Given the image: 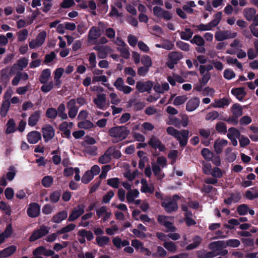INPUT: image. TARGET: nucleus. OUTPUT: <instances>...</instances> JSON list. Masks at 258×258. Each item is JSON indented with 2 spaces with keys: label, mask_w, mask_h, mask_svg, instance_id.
<instances>
[{
  "label": "nucleus",
  "mask_w": 258,
  "mask_h": 258,
  "mask_svg": "<svg viewBox=\"0 0 258 258\" xmlns=\"http://www.w3.org/2000/svg\"><path fill=\"white\" fill-rule=\"evenodd\" d=\"M141 183L142 184L141 190L142 192H149L150 194L153 193L154 191V186L152 185L149 186L146 179H142Z\"/></svg>",
  "instance_id": "34"
},
{
  "label": "nucleus",
  "mask_w": 258,
  "mask_h": 258,
  "mask_svg": "<svg viewBox=\"0 0 258 258\" xmlns=\"http://www.w3.org/2000/svg\"><path fill=\"white\" fill-rule=\"evenodd\" d=\"M101 35V32L98 27H92L88 33V39L90 41L96 40Z\"/></svg>",
  "instance_id": "25"
},
{
  "label": "nucleus",
  "mask_w": 258,
  "mask_h": 258,
  "mask_svg": "<svg viewBox=\"0 0 258 258\" xmlns=\"http://www.w3.org/2000/svg\"><path fill=\"white\" fill-rule=\"evenodd\" d=\"M46 35V32L44 31L39 33L35 39L29 42V45L30 48L34 49L41 46L45 42Z\"/></svg>",
  "instance_id": "8"
},
{
  "label": "nucleus",
  "mask_w": 258,
  "mask_h": 258,
  "mask_svg": "<svg viewBox=\"0 0 258 258\" xmlns=\"http://www.w3.org/2000/svg\"><path fill=\"white\" fill-rule=\"evenodd\" d=\"M85 207L84 205L80 204L76 207L73 208L72 211L69 216L68 221L69 222H73L76 220L84 213Z\"/></svg>",
  "instance_id": "9"
},
{
  "label": "nucleus",
  "mask_w": 258,
  "mask_h": 258,
  "mask_svg": "<svg viewBox=\"0 0 258 258\" xmlns=\"http://www.w3.org/2000/svg\"><path fill=\"white\" fill-rule=\"evenodd\" d=\"M169 120L167 122L168 125H173L177 127H180V120L177 117L173 116H170L168 117Z\"/></svg>",
  "instance_id": "58"
},
{
  "label": "nucleus",
  "mask_w": 258,
  "mask_h": 258,
  "mask_svg": "<svg viewBox=\"0 0 258 258\" xmlns=\"http://www.w3.org/2000/svg\"><path fill=\"white\" fill-rule=\"evenodd\" d=\"M73 125V123L72 122L63 121L59 125V128L66 137L70 138L71 137L70 129L72 128Z\"/></svg>",
  "instance_id": "21"
},
{
  "label": "nucleus",
  "mask_w": 258,
  "mask_h": 258,
  "mask_svg": "<svg viewBox=\"0 0 258 258\" xmlns=\"http://www.w3.org/2000/svg\"><path fill=\"white\" fill-rule=\"evenodd\" d=\"M196 7L195 3L192 1L187 2L182 7L183 11L188 14H192L194 13L193 8Z\"/></svg>",
  "instance_id": "40"
},
{
  "label": "nucleus",
  "mask_w": 258,
  "mask_h": 258,
  "mask_svg": "<svg viewBox=\"0 0 258 258\" xmlns=\"http://www.w3.org/2000/svg\"><path fill=\"white\" fill-rule=\"evenodd\" d=\"M78 126L80 128L90 129L93 127L94 125L90 121L85 120L79 122Z\"/></svg>",
  "instance_id": "62"
},
{
  "label": "nucleus",
  "mask_w": 258,
  "mask_h": 258,
  "mask_svg": "<svg viewBox=\"0 0 258 258\" xmlns=\"http://www.w3.org/2000/svg\"><path fill=\"white\" fill-rule=\"evenodd\" d=\"M152 87L153 83L150 81L146 82L140 81L137 82L136 84V89L141 93L150 91Z\"/></svg>",
  "instance_id": "14"
},
{
  "label": "nucleus",
  "mask_w": 258,
  "mask_h": 258,
  "mask_svg": "<svg viewBox=\"0 0 258 258\" xmlns=\"http://www.w3.org/2000/svg\"><path fill=\"white\" fill-rule=\"evenodd\" d=\"M231 93L233 95L235 96L236 98L241 101L245 95V92L242 88H238L233 89L231 90Z\"/></svg>",
  "instance_id": "37"
},
{
  "label": "nucleus",
  "mask_w": 258,
  "mask_h": 258,
  "mask_svg": "<svg viewBox=\"0 0 258 258\" xmlns=\"http://www.w3.org/2000/svg\"><path fill=\"white\" fill-rule=\"evenodd\" d=\"M243 15L248 21H253L256 17V10L254 8H246L243 11Z\"/></svg>",
  "instance_id": "24"
},
{
  "label": "nucleus",
  "mask_w": 258,
  "mask_h": 258,
  "mask_svg": "<svg viewBox=\"0 0 258 258\" xmlns=\"http://www.w3.org/2000/svg\"><path fill=\"white\" fill-rule=\"evenodd\" d=\"M97 244L100 247H103L108 244L110 239L106 236H99L96 238Z\"/></svg>",
  "instance_id": "41"
},
{
  "label": "nucleus",
  "mask_w": 258,
  "mask_h": 258,
  "mask_svg": "<svg viewBox=\"0 0 258 258\" xmlns=\"http://www.w3.org/2000/svg\"><path fill=\"white\" fill-rule=\"evenodd\" d=\"M163 5L162 0H153L151 4L147 5L148 8L151 9L152 6L154 15L159 19H163L165 21L171 20L173 18L172 13L163 9L161 6Z\"/></svg>",
  "instance_id": "1"
},
{
  "label": "nucleus",
  "mask_w": 258,
  "mask_h": 258,
  "mask_svg": "<svg viewBox=\"0 0 258 258\" xmlns=\"http://www.w3.org/2000/svg\"><path fill=\"white\" fill-rule=\"evenodd\" d=\"M237 211L240 215H245L248 212L249 214L253 215L254 214V211L250 209L249 210L248 206L245 204H241L237 207Z\"/></svg>",
  "instance_id": "29"
},
{
  "label": "nucleus",
  "mask_w": 258,
  "mask_h": 258,
  "mask_svg": "<svg viewBox=\"0 0 258 258\" xmlns=\"http://www.w3.org/2000/svg\"><path fill=\"white\" fill-rule=\"evenodd\" d=\"M141 62L144 66L150 68L152 65L151 58L147 55H144L141 59Z\"/></svg>",
  "instance_id": "64"
},
{
  "label": "nucleus",
  "mask_w": 258,
  "mask_h": 258,
  "mask_svg": "<svg viewBox=\"0 0 258 258\" xmlns=\"http://www.w3.org/2000/svg\"><path fill=\"white\" fill-rule=\"evenodd\" d=\"M75 228V224L71 223L57 230V233L61 234L68 233L73 231Z\"/></svg>",
  "instance_id": "53"
},
{
  "label": "nucleus",
  "mask_w": 258,
  "mask_h": 258,
  "mask_svg": "<svg viewBox=\"0 0 258 258\" xmlns=\"http://www.w3.org/2000/svg\"><path fill=\"white\" fill-rule=\"evenodd\" d=\"M163 246L167 250L173 253L176 252L177 249L175 243L171 241L164 242Z\"/></svg>",
  "instance_id": "43"
},
{
  "label": "nucleus",
  "mask_w": 258,
  "mask_h": 258,
  "mask_svg": "<svg viewBox=\"0 0 258 258\" xmlns=\"http://www.w3.org/2000/svg\"><path fill=\"white\" fill-rule=\"evenodd\" d=\"M181 208L182 211L185 212L184 215L185 217L186 224L188 226H191L196 224V221L192 218V213L191 212L188 211L187 205L185 204L182 205Z\"/></svg>",
  "instance_id": "20"
},
{
  "label": "nucleus",
  "mask_w": 258,
  "mask_h": 258,
  "mask_svg": "<svg viewBox=\"0 0 258 258\" xmlns=\"http://www.w3.org/2000/svg\"><path fill=\"white\" fill-rule=\"evenodd\" d=\"M17 247L15 245L10 246L0 251V258H6L11 256L16 250Z\"/></svg>",
  "instance_id": "27"
},
{
  "label": "nucleus",
  "mask_w": 258,
  "mask_h": 258,
  "mask_svg": "<svg viewBox=\"0 0 258 258\" xmlns=\"http://www.w3.org/2000/svg\"><path fill=\"white\" fill-rule=\"evenodd\" d=\"M187 99L186 95L178 96L174 98L173 104L175 106H178L184 103Z\"/></svg>",
  "instance_id": "60"
},
{
  "label": "nucleus",
  "mask_w": 258,
  "mask_h": 258,
  "mask_svg": "<svg viewBox=\"0 0 258 258\" xmlns=\"http://www.w3.org/2000/svg\"><path fill=\"white\" fill-rule=\"evenodd\" d=\"M96 212L98 217H103L102 220L104 221L108 220L111 215L110 211L106 206H102L97 209Z\"/></svg>",
  "instance_id": "15"
},
{
  "label": "nucleus",
  "mask_w": 258,
  "mask_h": 258,
  "mask_svg": "<svg viewBox=\"0 0 258 258\" xmlns=\"http://www.w3.org/2000/svg\"><path fill=\"white\" fill-rule=\"evenodd\" d=\"M130 133V130L125 126H116L108 130V134L113 138V143H118L124 140Z\"/></svg>",
  "instance_id": "2"
},
{
  "label": "nucleus",
  "mask_w": 258,
  "mask_h": 258,
  "mask_svg": "<svg viewBox=\"0 0 258 258\" xmlns=\"http://www.w3.org/2000/svg\"><path fill=\"white\" fill-rule=\"evenodd\" d=\"M181 39L188 40L192 36L193 32L189 28H185L184 31L179 32Z\"/></svg>",
  "instance_id": "45"
},
{
  "label": "nucleus",
  "mask_w": 258,
  "mask_h": 258,
  "mask_svg": "<svg viewBox=\"0 0 258 258\" xmlns=\"http://www.w3.org/2000/svg\"><path fill=\"white\" fill-rule=\"evenodd\" d=\"M198 258H213L217 256L214 251H207L204 249H201L197 252Z\"/></svg>",
  "instance_id": "31"
},
{
  "label": "nucleus",
  "mask_w": 258,
  "mask_h": 258,
  "mask_svg": "<svg viewBox=\"0 0 258 258\" xmlns=\"http://www.w3.org/2000/svg\"><path fill=\"white\" fill-rule=\"evenodd\" d=\"M154 89L158 93H163L169 89V85L167 83H163L162 85L158 83L154 86Z\"/></svg>",
  "instance_id": "39"
},
{
  "label": "nucleus",
  "mask_w": 258,
  "mask_h": 258,
  "mask_svg": "<svg viewBox=\"0 0 258 258\" xmlns=\"http://www.w3.org/2000/svg\"><path fill=\"white\" fill-rule=\"evenodd\" d=\"M18 36V41L23 42L25 41L28 36V31L26 29H23L17 33Z\"/></svg>",
  "instance_id": "46"
},
{
  "label": "nucleus",
  "mask_w": 258,
  "mask_h": 258,
  "mask_svg": "<svg viewBox=\"0 0 258 258\" xmlns=\"http://www.w3.org/2000/svg\"><path fill=\"white\" fill-rule=\"evenodd\" d=\"M152 169L157 179H161L164 177V174L162 172L161 167L155 162H152Z\"/></svg>",
  "instance_id": "30"
},
{
  "label": "nucleus",
  "mask_w": 258,
  "mask_h": 258,
  "mask_svg": "<svg viewBox=\"0 0 258 258\" xmlns=\"http://www.w3.org/2000/svg\"><path fill=\"white\" fill-rule=\"evenodd\" d=\"M166 132L168 135L176 138L181 146L183 147L187 144L189 131L183 130L179 131L172 126H169L167 128Z\"/></svg>",
  "instance_id": "3"
},
{
  "label": "nucleus",
  "mask_w": 258,
  "mask_h": 258,
  "mask_svg": "<svg viewBox=\"0 0 258 258\" xmlns=\"http://www.w3.org/2000/svg\"><path fill=\"white\" fill-rule=\"evenodd\" d=\"M109 153L111 157L112 156L114 158L118 159L121 156V152L117 150L114 146L109 147L107 149V153Z\"/></svg>",
  "instance_id": "51"
},
{
  "label": "nucleus",
  "mask_w": 258,
  "mask_h": 258,
  "mask_svg": "<svg viewBox=\"0 0 258 258\" xmlns=\"http://www.w3.org/2000/svg\"><path fill=\"white\" fill-rule=\"evenodd\" d=\"M172 220V217L164 215H159L157 218L158 222L167 229L166 232H173L176 230L175 227L173 225Z\"/></svg>",
  "instance_id": "6"
},
{
  "label": "nucleus",
  "mask_w": 258,
  "mask_h": 258,
  "mask_svg": "<svg viewBox=\"0 0 258 258\" xmlns=\"http://www.w3.org/2000/svg\"><path fill=\"white\" fill-rule=\"evenodd\" d=\"M240 244V242L236 239H230L225 241V248L227 246L231 247H237Z\"/></svg>",
  "instance_id": "56"
},
{
  "label": "nucleus",
  "mask_w": 258,
  "mask_h": 258,
  "mask_svg": "<svg viewBox=\"0 0 258 258\" xmlns=\"http://www.w3.org/2000/svg\"><path fill=\"white\" fill-rule=\"evenodd\" d=\"M139 195V191L137 189H130L126 194V200L130 204L133 203L136 198Z\"/></svg>",
  "instance_id": "32"
},
{
  "label": "nucleus",
  "mask_w": 258,
  "mask_h": 258,
  "mask_svg": "<svg viewBox=\"0 0 258 258\" xmlns=\"http://www.w3.org/2000/svg\"><path fill=\"white\" fill-rule=\"evenodd\" d=\"M49 228L44 225L41 226L39 229L33 232L29 238L30 241H34L43 237L49 232Z\"/></svg>",
  "instance_id": "10"
},
{
  "label": "nucleus",
  "mask_w": 258,
  "mask_h": 258,
  "mask_svg": "<svg viewBox=\"0 0 258 258\" xmlns=\"http://www.w3.org/2000/svg\"><path fill=\"white\" fill-rule=\"evenodd\" d=\"M51 75V72L50 70L48 69H44L41 73V74L39 77V81L42 84H45L46 83Z\"/></svg>",
  "instance_id": "36"
},
{
  "label": "nucleus",
  "mask_w": 258,
  "mask_h": 258,
  "mask_svg": "<svg viewBox=\"0 0 258 258\" xmlns=\"http://www.w3.org/2000/svg\"><path fill=\"white\" fill-rule=\"evenodd\" d=\"M112 242L113 244L118 248H120L121 247L126 246L130 244L128 241L126 240L122 241L118 237H114L112 240Z\"/></svg>",
  "instance_id": "38"
},
{
  "label": "nucleus",
  "mask_w": 258,
  "mask_h": 258,
  "mask_svg": "<svg viewBox=\"0 0 258 258\" xmlns=\"http://www.w3.org/2000/svg\"><path fill=\"white\" fill-rule=\"evenodd\" d=\"M64 72V70L62 68H59L56 69L54 72V80L55 82V85L57 87H59L61 84V81L60 80V79Z\"/></svg>",
  "instance_id": "33"
},
{
  "label": "nucleus",
  "mask_w": 258,
  "mask_h": 258,
  "mask_svg": "<svg viewBox=\"0 0 258 258\" xmlns=\"http://www.w3.org/2000/svg\"><path fill=\"white\" fill-rule=\"evenodd\" d=\"M67 217L68 212L66 211H61L55 214L52 218L51 221L55 223H60Z\"/></svg>",
  "instance_id": "23"
},
{
  "label": "nucleus",
  "mask_w": 258,
  "mask_h": 258,
  "mask_svg": "<svg viewBox=\"0 0 258 258\" xmlns=\"http://www.w3.org/2000/svg\"><path fill=\"white\" fill-rule=\"evenodd\" d=\"M226 61L228 64L230 65L235 64L238 69L241 70H243L242 63L239 62L237 58H233L229 56L226 57Z\"/></svg>",
  "instance_id": "44"
},
{
  "label": "nucleus",
  "mask_w": 258,
  "mask_h": 258,
  "mask_svg": "<svg viewBox=\"0 0 258 258\" xmlns=\"http://www.w3.org/2000/svg\"><path fill=\"white\" fill-rule=\"evenodd\" d=\"M208 247L211 250V251H214L217 254V256L219 255L224 256L228 253V250L224 249L225 248L224 241L211 242L209 244Z\"/></svg>",
  "instance_id": "5"
},
{
  "label": "nucleus",
  "mask_w": 258,
  "mask_h": 258,
  "mask_svg": "<svg viewBox=\"0 0 258 258\" xmlns=\"http://www.w3.org/2000/svg\"><path fill=\"white\" fill-rule=\"evenodd\" d=\"M200 103V100L198 97H193L187 102L186 110L188 112L193 111L199 107Z\"/></svg>",
  "instance_id": "16"
},
{
  "label": "nucleus",
  "mask_w": 258,
  "mask_h": 258,
  "mask_svg": "<svg viewBox=\"0 0 258 258\" xmlns=\"http://www.w3.org/2000/svg\"><path fill=\"white\" fill-rule=\"evenodd\" d=\"M27 138L30 144H36L41 140V135L39 132L34 131L28 134Z\"/></svg>",
  "instance_id": "22"
},
{
  "label": "nucleus",
  "mask_w": 258,
  "mask_h": 258,
  "mask_svg": "<svg viewBox=\"0 0 258 258\" xmlns=\"http://www.w3.org/2000/svg\"><path fill=\"white\" fill-rule=\"evenodd\" d=\"M111 159V155L109 153H107V150L104 154L99 158L98 162L99 163L104 164L110 162Z\"/></svg>",
  "instance_id": "49"
},
{
  "label": "nucleus",
  "mask_w": 258,
  "mask_h": 258,
  "mask_svg": "<svg viewBox=\"0 0 258 258\" xmlns=\"http://www.w3.org/2000/svg\"><path fill=\"white\" fill-rule=\"evenodd\" d=\"M148 144L154 149H158L161 151L165 150V146L160 142L159 139L155 136H152Z\"/></svg>",
  "instance_id": "18"
},
{
  "label": "nucleus",
  "mask_w": 258,
  "mask_h": 258,
  "mask_svg": "<svg viewBox=\"0 0 258 258\" xmlns=\"http://www.w3.org/2000/svg\"><path fill=\"white\" fill-rule=\"evenodd\" d=\"M42 130L43 137L45 142H48L54 137L55 130L50 125H45Z\"/></svg>",
  "instance_id": "11"
},
{
  "label": "nucleus",
  "mask_w": 258,
  "mask_h": 258,
  "mask_svg": "<svg viewBox=\"0 0 258 258\" xmlns=\"http://www.w3.org/2000/svg\"><path fill=\"white\" fill-rule=\"evenodd\" d=\"M228 144V141L223 139H218L214 142V148L215 151L217 154L221 153L223 148Z\"/></svg>",
  "instance_id": "19"
},
{
  "label": "nucleus",
  "mask_w": 258,
  "mask_h": 258,
  "mask_svg": "<svg viewBox=\"0 0 258 258\" xmlns=\"http://www.w3.org/2000/svg\"><path fill=\"white\" fill-rule=\"evenodd\" d=\"M41 115L40 111H36L33 112L29 117L28 125L31 126H35L39 121Z\"/></svg>",
  "instance_id": "26"
},
{
  "label": "nucleus",
  "mask_w": 258,
  "mask_h": 258,
  "mask_svg": "<svg viewBox=\"0 0 258 258\" xmlns=\"http://www.w3.org/2000/svg\"><path fill=\"white\" fill-rule=\"evenodd\" d=\"M53 178L51 176H44L42 179V184L45 187H49L52 184Z\"/></svg>",
  "instance_id": "55"
},
{
  "label": "nucleus",
  "mask_w": 258,
  "mask_h": 258,
  "mask_svg": "<svg viewBox=\"0 0 258 258\" xmlns=\"http://www.w3.org/2000/svg\"><path fill=\"white\" fill-rule=\"evenodd\" d=\"M233 114L236 117H239L242 114V107L239 104H234L232 107Z\"/></svg>",
  "instance_id": "57"
},
{
  "label": "nucleus",
  "mask_w": 258,
  "mask_h": 258,
  "mask_svg": "<svg viewBox=\"0 0 258 258\" xmlns=\"http://www.w3.org/2000/svg\"><path fill=\"white\" fill-rule=\"evenodd\" d=\"M93 102L100 109H104L106 107V97L105 94H98L93 99Z\"/></svg>",
  "instance_id": "12"
},
{
  "label": "nucleus",
  "mask_w": 258,
  "mask_h": 258,
  "mask_svg": "<svg viewBox=\"0 0 258 258\" xmlns=\"http://www.w3.org/2000/svg\"><path fill=\"white\" fill-rule=\"evenodd\" d=\"M40 211V208L39 205L34 203L30 204L27 209V214L30 217L34 218L39 216Z\"/></svg>",
  "instance_id": "17"
},
{
  "label": "nucleus",
  "mask_w": 258,
  "mask_h": 258,
  "mask_svg": "<svg viewBox=\"0 0 258 258\" xmlns=\"http://www.w3.org/2000/svg\"><path fill=\"white\" fill-rule=\"evenodd\" d=\"M229 104V101L227 99L222 98L220 100H215L211 105L214 108H223L225 106H228Z\"/></svg>",
  "instance_id": "35"
},
{
  "label": "nucleus",
  "mask_w": 258,
  "mask_h": 258,
  "mask_svg": "<svg viewBox=\"0 0 258 258\" xmlns=\"http://www.w3.org/2000/svg\"><path fill=\"white\" fill-rule=\"evenodd\" d=\"M111 50V49L108 46H102L101 51L98 53V56L100 58H104Z\"/></svg>",
  "instance_id": "61"
},
{
  "label": "nucleus",
  "mask_w": 258,
  "mask_h": 258,
  "mask_svg": "<svg viewBox=\"0 0 258 258\" xmlns=\"http://www.w3.org/2000/svg\"><path fill=\"white\" fill-rule=\"evenodd\" d=\"M256 26H258V14L254 19V22H252V24L250 25L249 27L252 35L258 38V27L256 28Z\"/></svg>",
  "instance_id": "42"
},
{
  "label": "nucleus",
  "mask_w": 258,
  "mask_h": 258,
  "mask_svg": "<svg viewBox=\"0 0 258 258\" xmlns=\"http://www.w3.org/2000/svg\"><path fill=\"white\" fill-rule=\"evenodd\" d=\"M240 136V133L235 127H230L228 129L227 137L228 138H239Z\"/></svg>",
  "instance_id": "52"
},
{
  "label": "nucleus",
  "mask_w": 258,
  "mask_h": 258,
  "mask_svg": "<svg viewBox=\"0 0 258 258\" xmlns=\"http://www.w3.org/2000/svg\"><path fill=\"white\" fill-rule=\"evenodd\" d=\"M182 55L178 52H170L168 54V57L170 61L174 63H177L178 61L182 58Z\"/></svg>",
  "instance_id": "50"
},
{
  "label": "nucleus",
  "mask_w": 258,
  "mask_h": 258,
  "mask_svg": "<svg viewBox=\"0 0 258 258\" xmlns=\"http://www.w3.org/2000/svg\"><path fill=\"white\" fill-rule=\"evenodd\" d=\"M232 149L231 148H227L225 151L226 156V159L229 162L234 161L236 158V154L232 152Z\"/></svg>",
  "instance_id": "47"
},
{
  "label": "nucleus",
  "mask_w": 258,
  "mask_h": 258,
  "mask_svg": "<svg viewBox=\"0 0 258 258\" xmlns=\"http://www.w3.org/2000/svg\"><path fill=\"white\" fill-rule=\"evenodd\" d=\"M28 59L26 57H23L15 63L11 69L10 73L12 75L16 70L22 71L28 64Z\"/></svg>",
  "instance_id": "13"
},
{
  "label": "nucleus",
  "mask_w": 258,
  "mask_h": 258,
  "mask_svg": "<svg viewBox=\"0 0 258 258\" xmlns=\"http://www.w3.org/2000/svg\"><path fill=\"white\" fill-rule=\"evenodd\" d=\"M107 81V78L105 75H100L97 76H93L92 78V82L93 83L101 82L102 83L103 85L107 87L109 90L113 91V88L112 87H110L109 84H106Z\"/></svg>",
  "instance_id": "28"
},
{
  "label": "nucleus",
  "mask_w": 258,
  "mask_h": 258,
  "mask_svg": "<svg viewBox=\"0 0 258 258\" xmlns=\"http://www.w3.org/2000/svg\"><path fill=\"white\" fill-rule=\"evenodd\" d=\"M221 17L222 13L221 12H218L215 14L214 19L209 23L212 29L218 25L221 20Z\"/></svg>",
  "instance_id": "54"
},
{
  "label": "nucleus",
  "mask_w": 258,
  "mask_h": 258,
  "mask_svg": "<svg viewBox=\"0 0 258 258\" xmlns=\"http://www.w3.org/2000/svg\"><path fill=\"white\" fill-rule=\"evenodd\" d=\"M179 199L177 195H174L173 197H169L165 199L162 202V206L167 213H171L176 211L178 209L177 201Z\"/></svg>",
  "instance_id": "4"
},
{
  "label": "nucleus",
  "mask_w": 258,
  "mask_h": 258,
  "mask_svg": "<svg viewBox=\"0 0 258 258\" xmlns=\"http://www.w3.org/2000/svg\"><path fill=\"white\" fill-rule=\"evenodd\" d=\"M237 35L236 32H232L230 30L219 31L215 33V38L218 41H222L228 39L235 38Z\"/></svg>",
  "instance_id": "7"
},
{
  "label": "nucleus",
  "mask_w": 258,
  "mask_h": 258,
  "mask_svg": "<svg viewBox=\"0 0 258 258\" xmlns=\"http://www.w3.org/2000/svg\"><path fill=\"white\" fill-rule=\"evenodd\" d=\"M190 42L192 44H196L199 46H203L205 45V40L204 38L198 35H196L193 38L190 40Z\"/></svg>",
  "instance_id": "48"
},
{
  "label": "nucleus",
  "mask_w": 258,
  "mask_h": 258,
  "mask_svg": "<svg viewBox=\"0 0 258 258\" xmlns=\"http://www.w3.org/2000/svg\"><path fill=\"white\" fill-rule=\"evenodd\" d=\"M93 174L88 170L86 171L83 176L82 178V181L84 183H88L93 178Z\"/></svg>",
  "instance_id": "63"
},
{
  "label": "nucleus",
  "mask_w": 258,
  "mask_h": 258,
  "mask_svg": "<svg viewBox=\"0 0 258 258\" xmlns=\"http://www.w3.org/2000/svg\"><path fill=\"white\" fill-rule=\"evenodd\" d=\"M109 97L112 104L117 105L121 102V99L113 92L109 94Z\"/></svg>",
  "instance_id": "59"
}]
</instances>
